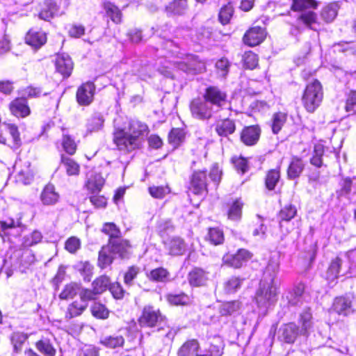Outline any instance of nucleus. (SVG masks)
I'll list each match as a JSON object with an SVG mask.
<instances>
[{
	"instance_id": "1",
	"label": "nucleus",
	"mask_w": 356,
	"mask_h": 356,
	"mask_svg": "<svg viewBox=\"0 0 356 356\" xmlns=\"http://www.w3.org/2000/svg\"><path fill=\"white\" fill-rule=\"evenodd\" d=\"M149 132L146 124L136 120L129 123L128 132L123 129H117L113 133V142L121 151L131 152L138 148L141 139Z\"/></svg>"
},
{
	"instance_id": "2",
	"label": "nucleus",
	"mask_w": 356,
	"mask_h": 356,
	"mask_svg": "<svg viewBox=\"0 0 356 356\" xmlns=\"http://www.w3.org/2000/svg\"><path fill=\"white\" fill-rule=\"evenodd\" d=\"M300 323L301 324L300 329L293 323L282 325L278 330V339L286 343H293L298 336L307 337L313 327L312 314L310 308L307 307L300 314Z\"/></svg>"
},
{
	"instance_id": "3",
	"label": "nucleus",
	"mask_w": 356,
	"mask_h": 356,
	"mask_svg": "<svg viewBox=\"0 0 356 356\" xmlns=\"http://www.w3.org/2000/svg\"><path fill=\"white\" fill-rule=\"evenodd\" d=\"M131 245L128 241L120 238L109 239L106 245H104L99 252L98 266L106 268L115 258H128Z\"/></svg>"
},
{
	"instance_id": "4",
	"label": "nucleus",
	"mask_w": 356,
	"mask_h": 356,
	"mask_svg": "<svg viewBox=\"0 0 356 356\" xmlns=\"http://www.w3.org/2000/svg\"><path fill=\"white\" fill-rule=\"evenodd\" d=\"M279 286L260 283L254 295L257 307L263 312L273 307L278 300Z\"/></svg>"
},
{
	"instance_id": "5",
	"label": "nucleus",
	"mask_w": 356,
	"mask_h": 356,
	"mask_svg": "<svg viewBox=\"0 0 356 356\" xmlns=\"http://www.w3.org/2000/svg\"><path fill=\"white\" fill-rule=\"evenodd\" d=\"M323 98L322 85L318 80H314L307 85L302 96V103L307 112L313 113L321 105Z\"/></svg>"
},
{
	"instance_id": "6",
	"label": "nucleus",
	"mask_w": 356,
	"mask_h": 356,
	"mask_svg": "<svg viewBox=\"0 0 356 356\" xmlns=\"http://www.w3.org/2000/svg\"><path fill=\"white\" fill-rule=\"evenodd\" d=\"M204 97L194 98L190 103V111L192 116L197 120H208L216 111Z\"/></svg>"
},
{
	"instance_id": "7",
	"label": "nucleus",
	"mask_w": 356,
	"mask_h": 356,
	"mask_svg": "<svg viewBox=\"0 0 356 356\" xmlns=\"http://www.w3.org/2000/svg\"><path fill=\"white\" fill-rule=\"evenodd\" d=\"M164 320L165 317L161 314L159 309L153 306L147 305L144 307L138 318V323L141 327H154L161 326Z\"/></svg>"
},
{
	"instance_id": "8",
	"label": "nucleus",
	"mask_w": 356,
	"mask_h": 356,
	"mask_svg": "<svg viewBox=\"0 0 356 356\" xmlns=\"http://www.w3.org/2000/svg\"><path fill=\"white\" fill-rule=\"evenodd\" d=\"M202 96L216 112L222 110L227 104V94L216 86L207 88Z\"/></svg>"
},
{
	"instance_id": "9",
	"label": "nucleus",
	"mask_w": 356,
	"mask_h": 356,
	"mask_svg": "<svg viewBox=\"0 0 356 356\" xmlns=\"http://www.w3.org/2000/svg\"><path fill=\"white\" fill-rule=\"evenodd\" d=\"M332 307L334 312L343 316H348L356 310L355 301L353 296L350 295L336 298Z\"/></svg>"
},
{
	"instance_id": "10",
	"label": "nucleus",
	"mask_w": 356,
	"mask_h": 356,
	"mask_svg": "<svg viewBox=\"0 0 356 356\" xmlns=\"http://www.w3.org/2000/svg\"><path fill=\"white\" fill-rule=\"evenodd\" d=\"M95 89V85L91 81L81 84L76 93L77 103L80 106H89L93 102Z\"/></svg>"
},
{
	"instance_id": "11",
	"label": "nucleus",
	"mask_w": 356,
	"mask_h": 356,
	"mask_svg": "<svg viewBox=\"0 0 356 356\" xmlns=\"http://www.w3.org/2000/svg\"><path fill=\"white\" fill-rule=\"evenodd\" d=\"M37 350L41 354L40 355L31 348L24 351L25 356H55L56 350L49 339L42 338L35 343Z\"/></svg>"
},
{
	"instance_id": "12",
	"label": "nucleus",
	"mask_w": 356,
	"mask_h": 356,
	"mask_svg": "<svg viewBox=\"0 0 356 356\" xmlns=\"http://www.w3.org/2000/svg\"><path fill=\"white\" fill-rule=\"evenodd\" d=\"M251 258L250 252L245 249H239L236 254H227L222 258L223 262L228 266L239 268Z\"/></svg>"
},
{
	"instance_id": "13",
	"label": "nucleus",
	"mask_w": 356,
	"mask_h": 356,
	"mask_svg": "<svg viewBox=\"0 0 356 356\" xmlns=\"http://www.w3.org/2000/svg\"><path fill=\"white\" fill-rule=\"evenodd\" d=\"M164 244L165 250L172 256L183 255L187 250V244L184 240L178 236L168 239Z\"/></svg>"
},
{
	"instance_id": "14",
	"label": "nucleus",
	"mask_w": 356,
	"mask_h": 356,
	"mask_svg": "<svg viewBox=\"0 0 356 356\" xmlns=\"http://www.w3.org/2000/svg\"><path fill=\"white\" fill-rule=\"evenodd\" d=\"M190 188L195 195H202L207 191V175L204 171L194 172L191 179Z\"/></svg>"
},
{
	"instance_id": "15",
	"label": "nucleus",
	"mask_w": 356,
	"mask_h": 356,
	"mask_svg": "<svg viewBox=\"0 0 356 356\" xmlns=\"http://www.w3.org/2000/svg\"><path fill=\"white\" fill-rule=\"evenodd\" d=\"M261 135V129L259 126L252 125L245 127L241 132V142L247 146H252L257 143Z\"/></svg>"
},
{
	"instance_id": "16",
	"label": "nucleus",
	"mask_w": 356,
	"mask_h": 356,
	"mask_svg": "<svg viewBox=\"0 0 356 356\" xmlns=\"http://www.w3.org/2000/svg\"><path fill=\"white\" fill-rule=\"evenodd\" d=\"M343 261L339 257L333 259L327 270L326 278L330 282H334L340 275H346L348 272V267L344 268Z\"/></svg>"
},
{
	"instance_id": "17",
	"label": "nucleus",
	"mask_w": 356,
	"mask_h": 356,
	"mask_svg": "<svg viewBox=\"0 0 356 356\" xmlns=\"http://www.w3.org/2000/svg\"><path fill=\"white\" fill-rule=\"evenodd\" d=\"M56 71L63 75L64 78H67L71 75L73 70V62L67 54H62L58 55L56 60Z\"/></svg>"
},
{
	"instance_id": "18",
	"label": "nucleus",
	"mask_w": 356,
	"mask_h": 356,
	"mask_svg": "<svg viewBox=\"0 0 356 356\" xmlns=\"http://www.w3.org/2000/svg\"><path fill=\"white\" fill-rule=\"evenodd\" d=\"M26 43L38 49L47 42L46 33L40 30L31 29L25 37Z\"/></svg>"
},
{
	"instance_id": "19",
	"label": "nucleus",
	"mask_w": 356,
	"mask_h": 356,
	"mask_svg": "<svg viewBox=\"0 0 356 356\" xmlns=\"http://www.w3.org/2000/svg\"><path fill=\"white\" fill-rule=\"evenodd\" d=\"M42 204L45 206H53L57 204L60 200V195L56 191L54 185L47 184L43 188L40 196Z\"/></svg>"
},
{
	"instance_id": "20",
	"label": "nucleus",
	"mask_w": 356,
	"mask_h": 356,
	"mask_svg": "<svg viewBox=\"0 0 356 356\" xmlns=\"http://www.w3.org/2000/svg\"><path fill=\"white\" fill-rule=\"evenodd\" d=\"M189 284L193 287L205 286L209 280V273L202 268H194L188 275Z\"/></svg>"
},
{
	"instance_id": "21",
	"label": "nucleus",
	"mask_w": 356,
	"mask_h": 356,
	"mask_svg": "<svg viewBox=\"0 0 356 356\" xmlns=\"http://www.w3.org/2000/svg\"><path fill=\"white\" fill-rule=\"evenodd\" d=\"M59 8L54 0H45L42 5L38 17L40 19L49 22L58 14Z\"/></svg>"
},
{
	"instance_id": "22",
	"label": "nucleus",
	"mask_w": 356,
	"mask_h": 356,
	"mask_svg": "<svg viewBox=\"0 0 356 356\" xmlns=\"http://www.w3.org/2000/svg\"><path fill=\"white\" fill-rule=\"evenodd\" d=\"M280 265L277 261L270 260L266 266L260 283H268L270 285H277L275 278L277 276Z\"/></svg>"
},
{
	"instance_id": "23",
	"label": "nucleus",
	"mask_w": 356,
	"mask_h": 356,
	"mask_svg": "<svg viewBox=\"0 0 356 356\" xmlns=\"http://www.w3.org/2000/svg\"><path fill=\"white\" fill-rule=\"evenodd\" d=\"M9 108L12 114L17 118H25L31 113L27 101L24 98L14 99L10 102Z\"/></svg>"
},
{
	"instance_id": "24",
	"label": "nucleus",
	"mask_w": 356,
	"mask_h": 356,
	"mask_svg": "<svg viewBox=\"0 0 356 356\" xmlns=\"http://www.w3.org/2000/svg\"><path fill=\"white\" fill-rule=\"evenodd\" d=\"M264 30L261 27H254L249 29L243 36L245 44L254 47L261 43L265 38Z\"/></svg>"
},
{
	"instance_id": "25",
	"label": "nucleus",
	"mask_w": 356,
	"mask_h": 356,
	"mask_svg": "<svg viewBox=\"0 0 356 356\" xmlns=\"http://www.w3.org/2000/svg\"><path fill=\"white\" fill-rule=\"evenodd\" d=\"M305 286L302 283H299L294 286L292 291L285 293V298L288 304L292 306H298L302 302V295L305 292Z\"/></svg>"
},
{
	"instance_id": "26",
	"label": "nucleus",
	"mask_w": 356,
	"mask_h": 356,
	"mask_svg": "<svg viewBox=\"0 0 356 356\" xmlns=\"http://www.w3.org/2000/svg\"><path fill=\"white\" fill-rule=\"evenodd\" d=\"M186 0H173L165 6V12L168 15H183L188 11Z\"/></svg>"
},
{
	"instance_id": "27",
	"label": "nucleus",
	"mask_w": 356,
	"mask_h": 356,
	"mask_svg": "<svg viewBox=\"0 0 356 356\" xmlns=\"http://www.w3.org/2000/svg\"><path fill=\"white\" fill-rule=\"evenodd\" d=\"M305 163L297 156H293L287 169V177L289 179H295L299 177L305 168Z\"/></svg>"
},
{
	"instance_id": "28",
	"label": "nucleus",
	"mask_w": 356,
	"mask_h": 356,
	"mask_svg": "<svg viewBox=\"0 0 356 356\" xmlns=\"http://www.w3.org/2000/svg\"><path fill=\"white\" fill-rule=\"evenodd\" d=\"M215 129L219 136L226 137L234 132L236 126L233 120L227 118L218 121Z\"/></svg>"
},
{
	"instance_id": "29",
	"label": "nucleus",
	"mask_w": 356,
	"mask_h": 356,
	"mask_svg": "<svg viewBox=\"0 0 356 356\" xmlns=\"http://www.w3.org/2000/svg\"><path fill=\"white\" fill-rule=\"evenodd\" d=\"M88 303L83 302L81 299L72 302L67 307L66 318H72L81 315L87 308Z\"/></svg>"
},
{
	"instance_id": "30",
	"label": "nucleus",
	"mask_w": 356,
	"mask_h": 356,
	"mask_svg": "<svg viewBox=\"0 0 356 356\" xmlns=\"http://www.w3.org/2000/svg\"><path fill=\"white\" fill-rule=\"evenodd\" d=\"M199 343L195 339H191L185 342L179 349V356H193L199 349Z\"/></svg>"
},
{
	"instance_id": "31",
	"label": "nucleus",
	"mask_w": 356,
	"mask_h": 356,
	"mask_svg": "<svg viewBox=\"0 0 356 356\" xmlns=\"http://www.w3.org/2000/svg\"><path fill=\"white\" fill-rule=\"evenodd\" d=\"M339 8V4L336 2L327 5L321 11L322 19L327 23L332 22L338 14Z\"/></svg>"
},
{
	"instance_id": "32",
	"label": "nucleus",
	"mask_w": 356,
	"mask_h": 356,
	"mask_svg": "<svg viewBox=\"0 0 356 356\" xmlns=\"http://www.w3.org/2000/svg\"><path fill=\"white\" fill-rule=\"evenodd\" d=\"M100 343L108 348H116L124 345V339L121 335L107 336L101 339Z\"/></svg>"
},
{
	"instance_id": "33",
	"label": "nucleus",
	"mask_w": 356,
	"mask_h": 356,
	"mask_svg": "<svg viewBox=\"0 0 356 356\" xmlns=\"http://www.w3.org/2000/svg\"><path fill=\"white\" fill-rule=\"evenodd\" d=\"M148 278L154 282H165L169 280L170 273L167 269L160 267L152 270L147 274Z\"/></svg>"
},
{
	"instance_id": "34",
	"label": "nucleus",
	"mask_w": 356,
	"mask_h": 356,
	"mask_svg": "<svg viewBox=\"0 0 356 356\" xmlns=\"http://www.w3.org/2000/svg\"><path fill=\"white\" fill-rule=\"evenodd\" d=\"M81 290V284L72 282L64 287L63 290L59 295V298L62 300H67L73 298L76 294H79Z\"/></svg>"
},
{
	"instance_id": "35",
	"label": "nucleus",
	"mask_w": 356,
	"mask_h": 356,
	"mask_svg": "<svg viewBox=\"0 0 356 356\" xmlns=\"http://www.w3.org/2000/svg\"><path fill=\"white\" fill-rule=\"evenodd\" d=\"M104 120L101 113L93 114L87 122V130L90 132L98 131L104 125Z\"/></svg>"
},
{
	"instance_id": "36",
	"label": "nucleus",
	"mask_w": 356,
	"mask_h": 356,
	"mask_svg": "<svg viewBox=\"0 0 356 356\" xmlns=\"http://www.w3.org/2000/svg\"><path fill=\"white\" fill-rule=\"evenodd\" d=\"M287 119V115L285 113L278 112L273 115L272 117V131L273 134H278L285 124Z\"/></svg>"
},
{
	"instance_id": "37",
	"label": "nucleus",
	"mask_w": 356,
	"mask_h": 356,
	"mask_svg": "<svg viewBox=\"0 0 356 356\" xmlns=\"http://www.w3.org/2000/svg\"><path fill=\"white\" fill-rule=\"evenodd\" d=\"M106 15L115 24L121 22L122 13L119 8L111 2H105L104 3Z\"/></svg>"
},
{
	"instance_id": "38",
	"label": "nucleus",
	"mask_w": 356,
	"mask_h": 356,
	"mask_svg": "<svg viewBox=\"0 0 356 356\" xmlns=\"http://www.w3.org/2000/svg\"><path fill=\"white\" fill-rule=\"evenodd\" d=\"M61 163L64 165L66 172L69 176L77 175L79 173V165L72 159L62 155Z\"/></svg>"
},
{
	"instance_id": "39",
	"label": "nucleus",
	"mask_w": 356,
	"mask_h": 356,
	"mask_svg": "<svg viewBox=\"0 0 356 356\" xmlns=\"http://www.w3.org/2000/svg\"><path fill=\"white\" fill-rule=\"evenodd\" d=\"M244 279L239 277L233 276L229 278L224 284V289L227 293H234L236 292L243 284Z\"/></svg>"
},
{
	"instance_id": "40",
	"label": "nucleus",
	"mask_w": 356,
	"mask_h": 356,
	"mask_svg": "<svg viewBox=\"0 0 356 356\" xmlns=\"http://www.w3.org/2000/svg\"><path fill=\"white\" fill-rule=\"evenodd\" d=\"M296 213L297 210L296 207L291 204L286 205L281 209L279 213L280 227H282L284 221L288 222L291 220L296 215Z\"/></svg>"
},
{
	"instance_id": "41",
	"label": "nucleus",
	"mask_w": 356,
	"mask_h": 356,
	"mask_svg": "<svg viewBox=\"0 0 356 356\" xmlns=\"http://www.w3.org/2000/svg\"><path fill=\"white\" fill-rule=\"evenodd\" d=\"M240 309V302L234 300L226 302L219 307V312L221 316H229L234 314Z\"/></svg>"
},
{
	"instance_id": "42",
	"label": "nucleus",
	"mask_w": 356,
	"mask_h": 356,
	"mask_svg": "<svg viewBox=\"0 0 356 356\" xmlns=\"http://www.w3.org/2000/svg\"><path fill=\"white\" fill-rule=\"evenodd\" d=\"M92 288L99 294L104 292L111 285L110 279L106 275H102L95 279L92 282Z\"/></svg>"
},
{
	"instance_id": "43",
	"label": "nucleus",
	"mask_w": 356,
	"mask_h": 356,
	"mask_svg": "<svg viewBox=\"0 0 356 356\" xmlns=\"http://www.w3.org/2000/svg\"><path fill=\"white\" fill-rule=\"evenodd\" d=\"M76 268L86 282H90L92 275V266L88 261H81Z\"/></svg>"
},
{
	"instance_id": "44",
	"label": "nucleus",
	"mask_w": 356,
	"mask_h": 356,
	"mask_svg": "<svg viewBox=\"0 0 356 356\" xmlns=\"http://www.w3.org/2000/svg\"><path fill=\"white\" fill-rule=\"evenodd\" d=\"M224 343L220 337H214L211 341L209 352L211 356H221L223 354Z\"/></svg>"
},
{
	"instance_id": "45",
	"label": "nucleus",
	"mask_w": 356,
	"mask_h": 356,
	"mask_svg": "<svg viewBox=\"0 0 356 356\" xmlns=\"http://www.w3.org/2000/svg\"><path fill=\"white\" fill-rule=\"evenodd\" d=\"M42 239V235L41 232L38 230H34L32 233L23 238L22 245L24 248L31 247L41 242Z\"/></svg>"
},
{
	"instance_id": "46",
	"label": "nucleus",
	"mask_w": 356,
	"mask_h": 356,
	"mask_svg": "<svg viewBox=\"0 0 356 356\" xmlns=\"http://www.w3.org/2000/svg\"><path fill=\"white\" fill-rule=\"evenodd\" d=\"M243 205L240 200H236L228 211V218L232 220H238L241 217Z\"/></svg>"
},
{
	"instance_id": "47",
	"label": "nucleus",
	"mask_w": 356,
	"mask_h": 356,
	"mask_svg": "<svg viewBox=\"0 0 356 356\" xmlns=\"http://www.w3.org/2000/svg\"><path fill=\"white\" fill-rule=\"evenodd\" d=\"M280 178V170L275 169L269 170L266 175L265 181L266 188L270 191L273 190L278 183Z\"/></svg>"
},
{
	"instance_id": "48",
	"label": "nucleus",
	"mask_w": 356,
	"mask_h": 356,
	"mask_svg": "<svg viewBox=\"0 0 356 356\" xmlns=\"http://www.w3.org/2000/svg\"><path fill=\"white\" fill-rule=\"evenodd\" d=\"M33 175L29 169L28 165L25 170H22L17 172L16 175L17 182L21 183L24 185H28L33 181Z\"/></svg>"
},
{
	"instance_id": "49",
	"label": "nucleus",
	"mask_w": 356,
	"mask_h": 356,
	"mask_svg": "<svg viewBox=\"0 0 356 356\" xmlns=\"http://www.w3.org/2000/svg\"><path fill=\"white\" fill-rule=\"evenodd\" d=\"M102 232L109 236V239L120 238L121 232L113 222H106L102 229Z\"/></svg>"
},
{
	"instance_id": "50",
	"label": "nucleus",
	"mask_w": 356,
	"mask_h": 356,
	"mask_svg": "<svg viewBox=\"0 0 356 356\" xmlns=\"http://www.w3.org/2000/svg\"><path fill=\"white\" fill-rule=\"evenodd\" d=\"M91 312L93 316L100 319L107 318L109 314L108 310L104 305L97 302L91 307Z\"/></svg>"
},
{
	"instance_id": "51",
	"label": "nucleus",
	"mask_w": 356,
	"mask_h": 356,
	"mask_svg": "<svg viewBox=\"0 0 356 356\" xmlns=\"http://www.w3.org/2000/svg\"><path fill=\"white\" fill-rule=\"evenodd\" d=\"M168 301L175 305H184L187 304L190 298L189 297L184 293H179V294H169L167 296Z\"/></svg>"
},
{
	"instance_id": "52",
	"label": "nucleus",
	"mask_w": 356,
	"mask_h": 356,
	"mask_svg": "<svg viewBox=\"0 0 356 356\" xmlns=\"http://www.w3.org/2000/svg\"><path fill=\"white\" fill-rule=\"evenodd\" d=\"M184 138V132L179 128H174L171 130L168 136L169 143L175 146L178 145Z\"/></svg>"
},
{
	"instance_id": "53",
	"label": "nucleus",
	"mask_w": 356,
	"mask_h": 356,
	"mask_svg": "<svg viewBox=\"0 0 356 356\" xmlns=\"http://www.w3.org/2000/svg\"><path fill=\"white\" fill-rule=\"evenodd\" d=\"M244 66L250 70L254 69L258 65L257 55L252 51L245 52L243 57Z\"/></svg>"
},
{
	"instance_id": "54",
	"label": "nucleus",
	"mask_w": 356,
	"mask_h": 356,
	"mask_svg": "<svg viewBox=\"0 0 356 356\" xmlns=\"http://www.w3.org/2000/svg\"><path fill=\"white\" fill-rule=\"evenodd\" d=\"M208 238L213 245H219L224 241L222 232L218 228H210L208 233Z\"/></svg>"
},
{
	"instance_id": "55",
	"label": "nucleus",
	"mask_w": 356,
	"mask_h": 356,
	"mask_svg": "<svg viewBox=\"0 0 356 356\" xmlns=\"http://www.w3.org/2000/svg\"><path fill=\"white\" fill-rule=\"evenodd\" d=\"M6 129L8 131L9 134L13 138V148H18L21 145V139L19 137V132L18 128L15 124H5Z\"/></svg>"
},
{
	"instance_id": "56",
	"label": "nucleus",
	"mask_w": 356,
	"mask_h": 356,
	"mask_svg": "<svg viewBox=\"0 0 356 356\" xmlns=\"http://www.w3.org/2000/svg\"><path fill=\"white\" fill-rule=\"evenodd\" d=\"M317 6L314 0H293L292 9L295 11L302 10L308 8H316Z\"/></svg>"
},
{
	"instance_id": "57",
	"label": "nucleus",
	"mask_w": 356,
	"mask_h": 356,
	"mask_svg": "<svg viewBox=\"0 0 356 356\" xmlns=\"http://www.w3.org/2000/svg\"><path fill=\"white\" fill-rule=\"evenodd\" d=\"M150 195L155 198H163L165 195L170 193V190L168 186H151L149 188Z\"/></svg>"
},
{
	"instance_id": "58",
	"label": "nucleus",
	"mask_w": 356,
	"mask_h": 356,
	"mask_svg": "<svg viewBox=\"0 0 356 356\" xmlns=\"http://www.w3.org/2000/svg\"><path fill=\"white\" fill-rule=\"evenodd\" d=\"M62 145L64 150L67 154L72 155L76 152V145L74 140L70 136H63Z\"/></svg>"
},
{
	"instance_id": "59",
	"label": "nucleus",
	"mask_w": 356,
	"mask_h": 356,
	"mask_svg": "<svg viewBox=\"0 0 356 356\" xmlns=\"http://www.w3.org/2000/svg\"><path fill=\"white\" fill-rule=\"evenodd\" d=\"M139 272L140 268L138 267L134 266L129 267L124 275V282L125 284L127 286H131L133 284L134 280L136 277Z\"/></svg>"
},
{
	"instance_id": "60",
	"label": "nucleus",
	"mask_w": 356,
	"mask_h": 356,
	"mask_svg": "<svg viewBox=\"0 0 356 356\" xmlns=\"http://www.w3.org/2000/svg\"><path fill=\"white\" fill-rule=\"evenodd\" d=\"M99 295L98 293H96L94 288L92 289H83L81 287V290L79 292L80 299L83 302H88L90 300H94L97 298V296Z\"/></svg>"
},
{
	"instance_id": "61",
	"label": "nucleus",
	"mask_w": 356,
	"mask_h": 356,
	"mask_svg": "<svg viewBox=\"0 0 356 356\" xmlns=\"http://www.w3.org/2000/svg\"><path fill=\"white\" fill-rule=\"evenodd\" d=\"M27 339V336L24 334L17 333L12 337V343L13 344L14 350L18 353L21 351L22 344Z\"/></svg>"
},
{
	"instance_id": "62",
	"label": "nucleus",
	"mask_w": 356,
	"mask_h": 356,
	"mask_svg": "<svg viewBox=\"0 0 356 356\" xmlns=\"http://www.w3.org/2000/svg\"><path fill=\"white\" fill-rule=\"evenodd\" d=\"M232 7L230 5L222 7L219 13V20L222 24L229 23L232 15Z\"/></svg>"
},
{
	"instance_id": "63",
	"label": "nucleus",
	"mask_w": 356,
	"mask_h": 356,
	"mask_svg": "<svg viewBox=\"0 0 356 356\" xmlns=\"http://www.w3.org/2000/svg\"><path fill=\"white\" fill-rule=\"evenodd\" d=\"M80 240L75 236L69 238L65 245V249L70 253H75L80 248Z\"/></svg>"
},
{
	"instance_id": "64",
	"label": "nucleus",
	"mask_w": 356,
	"mask_h": 356,
	"mask_svg": "<svg viewBox=\"0 0 356 356\" xmlns=\"http://www.w3.org/2000/svg\"><path fill=\"white\" fill-rule=\"evenodd\" d=\"M216 67L220 76H225L229 71V62L227 58H221L216 63Z\"/></svg>"
}]
</instances>
